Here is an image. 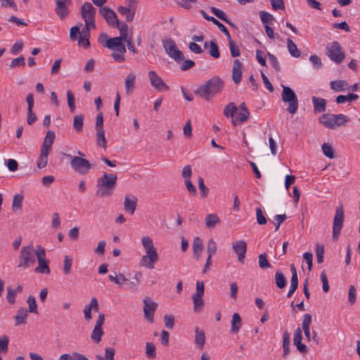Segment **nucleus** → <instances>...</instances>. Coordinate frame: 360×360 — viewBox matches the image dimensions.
Instances as JSON below:
<instances>
[{
  "label": "nucleus",
  "instance_id": "nucleus-1",
  "mask_svg": "<svg viewBox=\"0 0 360 360\" xmlns=\"http://www.w3.org/2000/svg\"><path fill=\"white\" fill-rule=\"evenodd\" d=\"M224 88V82L217 76H214L200 85L195 93L200 97L209 101L214 95L219 94Z\"/></svg>",
  "mask_w": 360,
  "mask_h": 360
},
{
  "label": "nucleus",
  "instance_id": "nucleus-2",
  "mask_svg": "<svg viewBox=\"0 0 360 360\" xmlns=\"http://www.w3.org/2000/svg\"><path fill=\"white\" fill-rule=\"evenodd\" d=\"M117 179L116 174L104 172L97 180L96 195L100 198L111 195L115 188Z\"/></svg>",
  "mask_w": 360,
  "mask_h": 360
},
{
  "label": "nucleus",
  "instance_id": "nucleus-3",
  "mask_svg": "<svg viewBox=\"0 0 360 360\" xmlns=\"http://www.w3.org/2000/svg\"><path fill=\"white\" fill-rule=\"evenodd\" d=\"M37 245L36 248H34L33 245L22 247L18 267L25 269L33 266L36 262L35 257H37Z\"/></svg>",
  "mask_w": 360,
  "mask_h": 360
},
{
  "label": "nucleus",
  "instance_id": "nucleus-4",
  "mask_svg": "<svg viewBox=\"0 0 360 360\" xmlns=\"http://www.w3.org/2000/svg\"><path fill=\"white\" fill-rule=\"evenodd\" d=\"M319 120L326 127L335 129L336 127L345 125L349 121V118L343 114H323L320 117Z\"/></svg>",
  "mask_w": 360,
  "mask_h": 360
},
{
  "label": "nucleus",
  "instance_id": "nucleus-5",
  "mask_svg": "<svg viewBox=\"0 0 360 360\" xmlns=\"http://www.w3.org/2000/svg\"><path fill=\"white\" fill-rule=\"evenodd\" d=\"M62 155L70 158V166L72 169L80 174H86L91 168V165L88 160L79 156H71L64 152L61 153Z\"/></svg>",
  "mask_w": 360,
  "mask_h": 360
},
{
  "label": "nucleus",
  "instance_id": "nucleus-6",
  "mask_svg": "<svg viewBox=\"0 0 360 360\" xmlns=\"http://www.w3.org/2000/svg\"><path fill=\"white\" fill-rule=\"evenodd\" d=\"M283 91L281 94L282 100L284 103H288L287 110L289 113L294 115L298 109V99L293 91L289 86L281 85Z\"/></svg>",
  "mask_w": 360,
  "mask_h": 360
},
{
  "label": "nucleus",
  "instance_id": "nucleus-7",
  "mask_svg": "<svg viewBox=\"0 0 360 360\" xmlns=\"http://www.w3.org/2000/svg\"><path fill=\"white\" fill-rule=\"evenodd\" d=\"M326 55L333 62L340 64L345 58V51L340 44L334 41L326 46Z\"/></svg>",
  "mask_w": 360,
  "mask_h": 360
},
{
  "label": "nucleus",
  "instance_id": "nucleus-8",
  "mask_svg": "<svg viewBox=\"0 0 360 360\" xmlns=\"http://www.w3.org/2000/svg\"><path fill=\"white\" fill-rule=\"evenodd\" d=\"M162 45L167 55L176 63L184 60V55L176 46L175 41L171 39L162 41Z\"/></svg>",
  "mask_w": 360,
  "mask_h": 360
},
{
  "label": "nucleus",
  "instance_id": "nucleus-9",
  "mask_svg": "<svg viewBox=\"0 0 360 360\" xmlns=\"http://www.w3.org/2000/svg\"><path fill=\"white\" fill-rule=\"evenodd\" d=\"M345 214L342 205L338 206L335 209V214L333 224V239L337 240L343 226Z\"/></svg>",
  "mask_w": 360,
  "mask_h": 360
},
{
  "label": "nucleus",
  "instance_id": "nucleus-10",
  "mask_svg": "<svg viewBox=\"0 0 360 360\" xmlns=\"http://www.w3.org/2000/svg\"><path fill=\"white\" fill-rule=\"evenodd\" d=\"M37 259L38 262V266L35 268L34 271L40 274H49V260L46 259L45 249L41 245H37Z\"/></svg>",
  "mask_w": 360,
  "mask_h": 360
},
{
  "label": "nucleus",
  "instance_id": "nucleus-11",
  "mask_svg": "<svg viewBox=\"0 0 360 360\" xmlns=\"http://www.w3.org/2000/svg\"><path fill=\"white\" fill-rule=\"evenodd\" d=\"M104 321L105 314L103 313H99L96 324L91 334V339L96 344H98L101 341V338L104 334V331L102 329V326L103 325Z\"/></svg>",
  "mask_w": 360,
  "mask_h": 360
},
{
  "label": "nucleus",
  "instance_id": "nucleus-12",
  "mask_svg": "<svg viewBox=\"0 0 360 360\" xmlns=\"http://www.w3.org/2000/svg\"><path fill=\"white\" fill-rule=\"evenodd\" d=\"M98 12L110 27H115L120 22L115 12L112 8L101 7L99 8Z\"/></svg>",
  "mask_w": 360,
  "mask_h": 360
},
{
  "label": "nucleus",
  "instance_id": "nucleus-13",
  "mask_svg": "<svg viewBox=\"0 0 360 360\" xmlns=\"http://www.w3.org/2000/svg\"><path fill=\"white\" fill-rule=\"evenodd\" d=\"M158 260V255L156 250L146 251V255H143L140 265L152 269L154 268L155 263Z\"/></svg>",
  "mask_w": 360,
  "mask_h": 360
},
{
  "label": "nucleus",
  "instance_id": "nucleus-14",
  "mask_svg": "<svg viewBox=\"0 0 360 360\" xmlns=\"http://www.w3.org/2000/svg\"><path fill=\"white\" fill-rule=\"evenodd\" d=\"M143 313L146 319L150 321V323H153V316L154 313L158 307V304L153 300H151L149 297H146L143 300Z\"/></svg>",
  "mask_w": 360,
  "mask_h": 360
},
{
  "label": "nucleus",
  "instance_id": "nucleus-15",
  "mask_svg": "<svg viewBox=\"0 0 360 360\" xmlns=\"http://www.w3.org/2000/svg\"><path fill=\"white\" fill-rule=\"evenodd\" d=\"M148 77L150 84L158 91H162L164 89L168 90V86L163 82V80L158 76L155 71L148 72Z\"/></svg>",
  "mask_w": 360,
  "mask_h": 360
},
{
  "label": "nucleus",
  "instance_id": "nucleus-16",
  "mask_svg": "<svg viewBox=\"0 0 360 360\" xmlns=\"http://www.w3.org/2000/svg\"><path fill=\"white\" fill-rule=\"evenodd\" d=\"M82 18L84 21H91L95 18L96 8L89 2H85L81 9Z\"/></svg>",
  "mask_w": 360,
  "mask_h": 360
},
{
  "label": "nucleus",
  "instance_id": "nucleus-17",
  "mask_svg": "<svg viewBox=\"0 0 360 360\" xmlns=\"http://www.w3.org/2000/svg\"><path fill=\"white\" fill-rule=\"evenodd\" d=\"M243 69V64L238 59H235L232 68V79L234 83L238 84L241 81Z\"/></svg>",
  "mask_w": 360,
  "mask_h": 360
},
{
  "label": "nucleus",
  "instance_id": "nucleus-18",
  "mask_svg": "<svg viewBox=\"0 0 360 360\" xmlns=\"http://www.w3.org/2000/svg\"><path fill=\"white\" fill-rule=\"evenodd\" d=\"M99 309V305L96 297L91 298L89 304H86L84 309V314L86 320H91L92 319L91 310L97 312Z\"/></svg>",
  "mask_w": 360,
  "mask_h": 360
},
{
  "label": "nucleus",
  "instance_id": "nucleus-19",
  "mask_svg": "<svg viewBox=\"0 0 360 360\" xmlns=\"http://www.w3.org/2000/svg\"><path fill=\"white\" fill-rule=\"evenodd\" d=\"M137 206V198L134 196L126 195L124 200V210L125 212L133 214Z\"/></svg>",
  "mask_w": 360,
  "mask_h": 360
},
{
  "label": "nucleus",
  "instance_id": "nucleus-20",
  "mask_svg": "<svg viewBox=\"0 0 360 360\" xmlns=\"http://www.w3.org/2000/svg\"><path fill=\"white\" fill-rule=\"evenodd\" d=\"M27 316H28L27 309L24 307H20L17 310L16 314L14 316L15 325L18 326L20 324H26Z\"/></svg>",
  "mask_w": 360,
  "mask_h": 360
},
{
  "label": "nucleus",
  "instance_id": "nucleus-21",
  "mask_svg": "<svg viewBox=\"0 0 360 360\" xmlns=\"http://www.w3.org/2000/svg\"><path fill=\"white\" fill-rule=\"evenodd\" d=\"M200 13L203 16L205 19H206L208 21L212 22L214 24V26H217L218 28L226 36L229 35V32L227 30V28L221 23L219 20H217L216 18H214L212 16H210L205 11L200 10Z\"/></svg>",
  "mask_w": 360,
  "mask_h": 360
},
{
  "label": "nucleus",
  "instance_id": "nucleus-22",
  "mask_svg": "<svg viewBox=\"0 0 360 360\" xmlns=\"http://www.w3.org/2000/svg\"><path fill=\"white\" fill-rule=\"evenodd\" d=\"M136 75L133 72L129 73L124 79V86L127 94H131L135 89Z\"/></svg>",
  "mask_w": 360,
  "mask_h": 360
},
{
  "label": "nucleus",
  "instance_id": "nucleus-23",
  "mask_svg": "<svg viewBox=\"0 0 360 360\" xmlns=\"http://www.w3.org/2000/svg\"><path fill=\"white\" fill-rule=\"evenodd\" d=\"M205 343V332L200 329L198 327H195V344L196 347L202 349Z\"/></svg>",
  "mask_w": 360,
  "mask_h": 360
},
{
  "label": "nucleus",
  "instance_id": "nucleus-24",
  "mask_svg": "<svg viewBox=\"0 0 360 360\" xmlns=\"http://www.w3.org/2000/svg\"><path fill=\"white\" fill-rule=\"evenodd\" d=\"M104 46L110 49H120L121 52L124 47H125L118 37L107 39Z\"/></svg>",
  "mask_w": 360,
  "mask_h": 360
},
{
  "label": "nucleus",
  "instance_id": "nucleus-25",
  "mask_svg": "<svg viewBox=\"0 0 360 360\" xmlns=\"http://www.w3.org/2000/svg\"><path fill=\"white\" fill-rule=\"evenodd\" d=\"M311 101L315 112H323L326 111V101L324 98L313 96Z\"/></svg>",
  "mask_w": 360,
  "mask_h": 360
},
{
  "label": "nucleus",
  "instance_id": "nucleus-26",
  "mask_svg": "<svg viewBox=\"0 0 360 360\" xmlns=\"http://www.w3.org/2000/svg\"><path fill=\"white\" fill-rule=\"evenodd\" d=\"M55 12L60 19H64L67 18L69 14V9L66 6V3L61 1L56 2Z\"/></svg>",
  "mask_w": 360,
  "mask_h": 360
},
{
  "label": "nucleus",
  "instance_id": "nucleus-27",
  "mask_svg": "<svg viewBox=\"0 0 360 360\" xmlns=\"http://www.w3.org/2000/svg\"><path fill=\"white\" fill-rule=\"evenodd\" d=\"M55 133L52 131H48L44 139L41 149L49 151L55 139Z\"/></svg>",
  "mask_w": 360,
  "mask_h": 360
},
{
  "label": "nucleus",
  "instance_id": "nucleus-28",
  "mask_svg": "<svg viewBox=\"0 0 360 360\" xmlns=\"http://www.w3.org/2000/svg\"><path fill=\"white\" fill-rule=\"evenodd\" d=\"M311 322V316L309 314H305L303 316L302 330L308 341L311 340V334L309 326Z\"/></svg>",
  "mask_w": 360,
  "mask_h": 360
},
{
  "label": "nucleus",
  "instance_id": "nucleus-29",
  "mask_svg": "<svg viewBox=\"0 0 360 360\" xmlns=\"http://www.w3.org/2000/svg\"><path fill=\"white\" fill-rule=\"evenodd\" d=\"M330 88L336 92L345 91L349 89L348 83L345 80H335L330 83Z\"/></svg>",
  "mask_w": 360,
  "mask_h": 360
},
{
  "label": "nucleus",
  "instance_id": "nucleus-30",
  "mask_svg": "<svg viewBox=\"0 0 360 360\" xmlns=\"http://www.w3.org/2000/svg\"><path fill=\"white\" fill-rule=\"evenodd\" d=\"M231 325V333L234 334L238 333L242 326V319L238 313L233 314Z\"/></svg>",
  "mask_w": 360,
  "mask_h": 360
},
{
  "label": "nucleus",
  "instance_id": "nucleus-31",
  "mask_svg": "<svg viewBox=\"0 0 360 360\" xmlns=\"http://www.w3.org/2000/svg\"><path fill=\"white\" fill-rule=\"evenodd\" d=\"M210 11L220 20H223L229 25L234 27L233 23L231 22V20L227 18V16L226 15L225 13L223 11L212 6L210 7Z\"/></svg>",
  "mask_w": 360,
  "mask_h": 360
},
{
  "label": "nucleus",
  "instance_id": "nucleus-32",
  "mask_svg": "<svg viewBox=\"0 0 360 360\" xmlns=\"http://www.w3.org/2000/svg\"><path fill=\"white\" fill-rule=\"evenodd\" d=\"M192 248L193 254L195 255L196 259H198L200 253L202 252L203 248L202 241L199 237H195L193 239Z\"/></svg>",
  "mask_w": 360,
  "mask_h": 360
},
{
  "label": "nucleus",
  "instance_id": "nucleus-33",
  "mask_svg": "<svg viewBox=\"0 0 360 360\" xmlns=\"http://www.w3.org/2000/svg\"><path fill=\"white\" fill-rule=\"evenodd\" d=\"M59 360H89L81 353L73 352L72 354H63L59 357Z\"/></svg>",
  "mask_w": 360,
  "mask_h": 360
},
{
  "label": "nucleus",
  "instance_id": "nucleus-34",
  "mask_svg": "<svg viewBox=\"0 0 360 360\" xmlns=\"http://www.w3.org/2000/svg\"><path fill=\"white\" fill-rule=\"evenodd\" d=\"M226 37H227V39L229 41V49H230L231 56L233 58L239 56L240 53L239 47L235 43V41L231 39L230 33L229 34V35H226Z\"/></svg>",
  "mask_w": 360,
  "mask_h": 360
},
{
  "label": "nucleus",
  "instance_id": "nucleus-35",
  "mask_svg": "<svg viewBox=\"0 0 360 360\" xmlns=\"http://www.w3.org/2000/svg\"><path fill=\"white\" fill-rule=\"evenodd\" d=\"M117 11L122 15H124L126 17V20L127 22H131L134 20L135 13L134 11L125 8L124 6H120L117 8Z\"/></svg>",
  "mask_w": 360,
  "mask_h": 360
},
{
  "label": "nucleus",
  "instance_id": "nucleus-36",
  "mask_svg": "<svg viewBox=\"0 0 360 360\" xmlns=\"http://www.w3.org/2000/svg\"><path fill=\"white\" fill-rule=\"evenodd\" d=\"M205 225L210 229L212 228L217 224H219L220 219L217 214H209L205 217Z\"/></svg>",
  "mask_w": 360,
  "mask_h": 360
},
{
  "label": "nucleus",
  "instance_id": "nucleus-37",
  "mask_svg": "<svg viewBox=\"0 0 360 360\" xmlns=\"http://www.w3.org/2000/svg\"><path fill=\"white\" fill-rule=\"evenodd\" d=\"M287 48H288V52L292 57L298 58L300 56L301 53L297 49V45L292 41V39H290L289 38L287 40Z\"/></svg>",
  "mask_w": 360,
  "mask_h": 360
},
{
  "label": "nucleus",
  "instance_id": "nucleus-38",
  "mask_svg": "<svg viewBox=\"0 0 360 360\" xmlns=\"http://www.w3.org/2000/svg\"><path fill=\"white\" fill-rule=\"evenodd\" d=\"M275 282H276V286L280 289H283L285 287L287 281H286V278H285L284 274L281 271H277L276 272Z\"/></svg>",
  "mask_w": 360,
  "mask_h": 360
},
{
  "label": "nucleus",
  "instance_id": "nucleus-39",
  "mask_svg": "<svg viewBox=\"0 0 360 360\" xmlns=\"http://www.w3.org/2000/svg\"><path fill=\"white\" fill-rule=\"evenodd\" d=\"M96 143L99 147L106 148L107 141L105 137L104 129H96Z\"/></svg>",
  "mask_w": 360,
  "mask_h": 360
},
{
  "label": "nucleus",
  "instance_id": "nucleus-40",
  "mask_svg": "<svg viewBox=\"0 0 360 360\" xmlns=\"http://www.w3.org/2000/svg\"><path fill=\"white\" fill-rule=\"evenodd\" d=\"M84 115L80 114L75 115L73 120V127L77 132H81L83 130Z\"/></svg>",
  "mask_w": 360,
  "mask_h": 360
},
{
  "label": "nucleus",
  "instance_id": "nucleus-41",
  "mask_svg": "<svg viewBox=\"0 0 360 360\" xmlns=\"http://www.w3.org/2000/svg\"><path fill=\"white\" fill-rule=\"evenodd\" d=\"M49 151L40 150V155L37 161V167L39 169L44 168L46 166L48 162V155Z\"/></svg>",
  "mask_w": 360,
  "mask_h": 360
},
{
  "label": "nucleus",
  "instance_id": "nucleus-42",
  "mask_svg": "<svg viewBox=\"0 0 360 360\" xmlns=\"http://www.w3.org/2000/svg\"><path fill=\"white\" fill-rule=\"evenodd\" d=\"M115 27L117 28L120 31V36L118 37L121 39V41H125L129 39L127 34L128 26L124 22L122 23L119 22L115 26Z\"/></svg>",
  "mask_w": 360,
  "mask_h": 360
},
{
  "label": "nucleus",
  "instance_id": "nucleus-43",
  "mask_svg": "<svg viewBox=\"0 0 360 360\" xmlns=\"http://www.w3.org/2000/svg\"><path fill=\"white\" fill-rule=\"evenodd\" d=\"M192 299L193 301V310L195 312H199L204 305V301L202 295H193Z\"/></svg>",
  "mask_w": 360,
  "mask_h": 360
},
{
  "label": "nucleus",
  "instance_id": "nucleus-44",
  "mask_svg": "<svg viewBox=\"0 0 360 360\" xmlns=\"http://www.w3.org/2000/svg\"><path fill=\"white\" fill-rule=\"evenodd\" d=\"M209 53L211 56L214 58H218L220 56V53L219 51L218 44L216 39H212L210 42V51Z\"/></svg>",
  "mask_w": 360,
  "mask_h": 360
},
{
  "label": "nucleus",
  "instance_id": "nucleus-45",
  "mask_svg": "<svg viewBox=\"0 0 360 360\" xmlns=\"http://www.w3.org/2000/svg\"><path fill=\"white\" fill-rule=\"evenodd\" d=\"M232 248L236 253L246 252L247 244L244 240H238L232 243Z\"/></svg>",
  "mask_w": 360,
  "mask_h": 360
},
{
  "label": "nucleus",
  "instance_id": "nucleus-46",
  "mask_svg": "<svg viewBox=\"0 0 360 360\" xmlns=\"http://www.w3.org/2000/svg\"><path fill=\"white\" fill-rule=\"evenodd\" d=\"M27 303L28 304L29 309L28 312L33 313L35 314H38L37 304L36 302L35 297L32 295H29L27 299Z\"/></svg>",
  "mask_w": 360,
  "mask_h": 360
},
{
  "label": "nucleus",
  "instance_id": "nucleus-47",
  "mask_svg": "<svg viewBox=\"0 0 360 360\" xmlns=\"http://www.w3.org/2000/svg\"><path fill=\"white\" fill-rule=\"evenodd\" d=\"M290 271L292 273V277L290 279V288L294 289H297L298 287V277L297 274V270L293 264L290 265Z\"/></svg>",
  "mask_w": 360,
  "mask_h": 360
},
{
  "label": "nucleus",
  "instance_id": "nucleus-48",
  "mask_svg": "<svg viewBox=\"0 0 360 360\" xmlns=\"http://www.w3.org/2000/svg\"><path fill=\"white\" fill-rule=\"evenodd\" d=\"M322 151L325 156L330 159H333L335 158V153L333 146L330 144L324 143L322 145Z\"/></svg>",
  "mask_w": 360,
  "mask_h": 360
},
{
  "label": "nucleus",
  "instance_id": "nucleus-49",
  "mask_svg": "<svg viewBox=\"0 0 360 360\" xmlns=\"http://www.w3.org/2000/svg\"><path fill=\"white\" fill-rule=\"evenodd\" d=\"M258 262H259V266L262 269L271 267V265L269 262V261L267 259V255L265 252L260 254L259 255Z\"/></svg>",
  "mask_w": 360,
  "mask_h": 360
},
{
  "label": "nucleus",
  "instance_id": "nucleus-50",
  "mask_svg": "<svg viewBox=\"0 0 360 360\" xmlns=\"http://www.w3.org/2000/svg\"><path fill=\"white\" fill-rule=\"evenodd\" d=\"M141 243H142V245L144 248V249L146 250V251H149V250H156L155 248L154 247L153 242L152 239L148 236H143L141 238Z\"/></svg>",
  "mask_w": 360,
  "mask_h": 360
},
{
  "label": "nucleus",
  "instance_id": "nucleus-51",
  "mask_svg": "<svg viewBox=\"0 0 360 360\" xmlns=\"http://www.w3.org/2000/svg\"><path fill=\"white\" fill-rule=\"evenodd\" d=\"M22 195L19 194H16L14 195L12 203V208L14 211L22 208Z\"/></svg>",
  "mask_w": 360,
  "mask_h": 360
},
{
  "label": "nucleus",
  "instance_id": "nucleus-52",
  "mask_svg": "<svg viewBox=\"0 0 360 360\" xmlns=\"http://www.w3.org/2000/svg\"><path fill=\"white\" fill-rule=\"evenodd\" d=\"M316 255L318 264H321L323 262L324 257V246L323 245L319 243L316 244Z\"/></svg>",
  "mask_w": 360,
  "mask_h": 360
},
{
  "label": "nucleus",
  "instance_id": "nucleus-53",
  "mask_svg": "<svg viewBox=\"0 0 360 360\" xmlns=\"http://www.w3.org/2000/svg\"><path fill=\"white\" fill-rule=\"evenodd\" d=\"M146 354L150 359H153L156 356L155 346L152 342H147L146 345Z\"/></svg>",
  "mask_w": 360,
  "mask_h": 360
},
{
  "label": "nucleus",
  "instance_id": "nucleus-54",
  "mask_svg": "<svg viewBox=\"0 0 360 360\" xmlns=\"http://www.w3.org/2000/svg\"><path fill=\"white\" fill-rule=\"evenodd\" d=\"M259 16L262 22L265 24V25H268L269 23L274 20V18L271 14L264 11H260Z\"/></svg>",
  "mask_w": 360,
  "mask_h": 360
},
{
  "label": "nucleus",
  "instance_id": "nucleus-55",
  "mask_svg": "<svg viewBox=\"0 0 360 360\" xmlns=\"http://www.w3.org/2000/svg\"><path fill=\"white\" fill-rule=\"evenodd\" d=\"M72 264V257L69 255H65L64 257V265H63V271L65 275H68L70 273Z\"/></svg>",
  "mask_w": 360,
  "mask_h": 360
},
{
  "label": "nucleus",
  "instance_id": "nucleus-56",
  "mask_svg": "<svg viewBox=\"0 0 360 360\" xmlns=\"http://www.w3.org/2000/svg\"><path fill=\"white\" fill-rule=\"evenodd\" d=\"M112 54V58L117 62L124 61L125 58L124 54L126 52V48L124 47V49L122 50V52L120 51V49H117Z\"/></svg>",
  "mask_w": 360,
  "mask_h": 360
},
{
  "label": "nucleus",
  "instance_id": "nucleus-57",
  "mask_svg": "<svg viewBox=\"0 0 360 360\" xmlns=\"http://www.w3.org/2000/svg\"><path fill=\"white\" fill-rule=\"evenodd\" d=\"M237 108L234 105L233 103H230L228 104L224 110V114L226 117L231 116V117H233L234 113L236 112Z\"/></svg>",
  "mask_w": 360,
  "mask_h": 360
},
{
  "label": "nucleus",
  "instance_id": "nucleus-58",
  "mask_svg": "<svg viewBox=\"0 0 360 360\" xmlns=\"http://www.w3.org/2000/svg\"><path fill=\"white\" fill-rule=\"evenodd\" d=\"M7 296L6 299L8 303L13 304L15 302V296L17 295L16 290H14L11 287L6 288Z\"/></svg>",
  "mask_w": 360,
  "mask_h": 360
},
{
  "label": "nucleus",
  "instance_id": "nucleus-59",
  "mask_svg": "<svg viewBox=\"0 0 360 360\" xmlns=\"http://www.w3.org/2000/svg\"><path fill=\"white\" fill-rule=\"evenodd\" d=\"M118 280L120 281V286H122L124 283L128 285L131 288H134L136 287L137 283L135 281H129L122 274H118Z\"/></svg>",
  "mask_w": 360,
  "mask_h": 360
},
{
  "label": "nucleus",
  "instance_id": "nucleus-60",
  "mask_svg": "<svg viewBox=\"0 0 360 360\" xmlns=\"http://www.w3.org/2000/svg\"><path fill=\"white\" fill-rule=\"evenodd\" d=\"M256 218L257 221L259 225L266 224L267 222L266 218L264 215L261 207H257L256 209Z\"/></svg>",
  "mask_w": 360,
  "mask_h": 360
},
{
  "label": "nucleus",
  "instance_id": "nucleus-61",
  "mask_svg": "<svg viewBox=\"0 0 360 360\" xmlns=\"http://www.w3.org/2000/svg\"><path fill=\"white\" fill-rule=\"evenodd\" d=\"M267 56H268V58H269L272 67L275 69V70L276 72L281 71V68L280 66V64H279L276 57L274 54H272L269 52L267 53Z\"/></svg>",
  "mask_w": 360,
  "mask_h": 360
},
{
  "label": "nucleus",
  "instance_id": "nucleus-62",
  "mask_svg": "<svg viewBox=\"0 0 360 360\" xmlns=\"http://www.w3.org/2000/svg\"><path fill=\"white\" fill-rule=\"evenodd\" d=\"M25 65V58L23 56H20L12 60V61L11 62V64H10V68H14L20 67V66L24 67Z\"/></svg>",
  "mask_w": 360,
  "mask_h": 360
},
{
  "label": "nucleus",
  "instance_id": "nucleus-63",
  "mask_svg": "<svg viewBox=\"0 0 360 360\" xmlns=\"http://www.w3.org/2000/svg\"><path fill=\"white\" fill-rule=\"evenodd\" d=\"M67 98H68V106L70 108V110L71 112L73 113V112H75L76 107H75V105L74 94H72V91H68V92H67Z\"/></svg>",
  "mask_w": 360,
  "mask_h": 360
},
{
  "label": "nucleus",
  "instance_id": "nucleus-64",
  "mask_svg": "<svg viewBox=\"0 0 360 360\" xmlns=\"http://www.w3.org/2000/svg\"><path fill=\"white\" fill-rule=\"evenodd\" d=\"M207 255H214L217 252V244L213 239H210L207 244Z\"/></svg>",
  "mask_w": 360,
  "mask_h": 360
}]
</instances>
